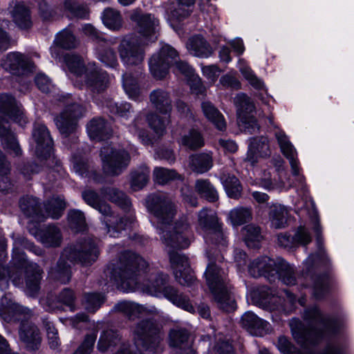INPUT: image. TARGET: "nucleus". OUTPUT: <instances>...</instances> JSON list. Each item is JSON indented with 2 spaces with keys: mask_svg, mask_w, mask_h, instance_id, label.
Wrapping results in <instances>:
<instances>
[{
  "mask_svg": "<svg viewBox=\"0 0 354 354\" xmlns=\"http://www.w3.org/2000/svg\"><path fill=\"white\" fill-rule=\"evenodd\" d=\"M59 104L64 106L66 109L65 111L86 110L91 108L80 98L73 97L70 95L62 96L59 99Z\"/></svg>",
  "mask_w": 354,
  "mask_h": 354,
  "instance_id": "8fccbe9b",
  "label": "nucleus"
},
{
  "mask_svg": "<svg viewBox=\"0 0 354 354\" xmlns=\"http://www.w3.org/2000/svg\"><path fill=\"white\" fill-rule=\"evenodd\" d=\"M0 316L8 323L20 321V340L28 351L39 349L41 342V333L37 326L28 321L32 316L30 309L14 303L9 295H5L0 299Z\"/></svg>",
  "mask_w": 354,
  "mask_h": 354,
  "instance_id": "423d86ee",
  "label": "nucleus"
},
{
  "mask_svg": "<svg viewBox=\"0 0 354 354\" xmlns=\"http://www.w3.org/2000/svg\"><path fill=\"white\" fill-rule=\"evenodd\" d=\"M218 218L216 214L208 208L202 209L198 214L197 232L201 234L204 240L211 241L212 234H218L223 238V234L219 231Z\"/></svg>",
  "mask_w": 354,
  "mask_h": 354,
  "instance_id": "a211bd4d",
  "label": "nucleus"
},
{
  "mask_svg": "<svg viewBox=\"0 0 354 354\" xmlns=\"http://www.w3.org/2000/svg\"><path fill=\"white\" fill-rule=\"evenodd\" d=\"M303 317L309 328H306L298 318L289 322L294 339L303 347L318 344L324 337L337 333L341 327L337 319L324 315L316 306L306 309Z\"/></svg>",
  "mask_w": 354,
  "mask_h": 354,
  "instance_id": "f03ea898",
  "label": "nucleus"
},
{
  "mask_svg": "<svg viewBox=\"0 0 354 354\" xmlns=\"http://www.w3.org/2000/svg\"><path fill=\"white\" fill-rule=\"evenodd\" d=\"M149 169L147 166H141L131 174V187L133 191L142 189L147 183L149 176Z\"/></svg>",
  "mask_w": 354,
  "mask_h": 354,
  "instance_id": "a19ab883",
  "label": "nucleus"
},
{
  "mask_svg": "<svg viewBox=\"0 0 354 354\" xmlns=\"http://www.w3.org/2000/svg\"><path fill=\"white\" fill-rule=\"evenodd\" d=\"M115 310L123 313L130 319L138 317L142 312L143 307L131 301H120L115 306Z\"/></svg>",
  "mask_w": 354,
  "mask_h": 354,
  "instance_id": "de8ad7c7",
  "label": "nucleus"
},
{
  "mask_svg": "<svg viewBox=\"0 0 354 354\" xmlns=\"http://www.w3.org/2000/svg\"><path fill=\"white\" fill-rule=\"evenodd\" d=\"M44 324L47 333L49 345L53 348H56L59 345L58 333L53 324L48 320L44 321Z\"/></svg>",
  "mask_w": 354,
  "mask_h": 354,
  "instance_id": "0e129e2a",
  "label": "nucleus"
},
{
  "mask_svg": "<svg viewBox=\"0 0 354 354\" xmlns=\"http://www.w3.org/2000/svg\"><path fill=\"white\" fill-rule=\"evenodd\" d=\"M181 143L183 145L192 150H196L202 147L204 145L205 142L199 131L195 129H192L187 135H185L182 138Z\"/></svg>",
  "mask_w": 354,
  "mask_h": 354,
  "instance_id": "3c124183",
  "label": "nucleus"
},
{
  "mask_svg": "<svg viewBox=\"0 0 354 354\" xmlns=\"http://www.w3.org/2000/svg\"><path fill=\"white\" fill-rule=\"evenodd\" d=\"M43 270L34 262L27 259L20 249L14 248L10 265L8 268L0 263V289L8 287V279L17 287H23L25 281V292L29 297H36L40 289V281Z\"/></svg>",
  "mask_w": 354,
  "mask_h": 354,
  "instance_id": "7ed1b4c3",
  "label": "nucleus"
},
{
  "mask_svg": "<svg viewBox=\"0 0 354 354\" xmlns=\"http://www.w3.org/2000/svg\"><path fill=\"white\" fill-rule=\"evenodd\" d=\"M175 64L176 71L185 77L191 79L194 77V71L187 62L178 61L177 51L169 45H164L160 51L154 54L150 59L149 69L153 76L157 79L164 78L169 68Z\"/></svg>",
  "mask_w": 354,
  "mask_h": 354,
  "instance_id": "1a4fd4ad",
  "label": "nucleus"
},
{
  "mask_svg": "<svg viewBox=\"0 0 354 354\" xmlns=\"http://www.w3.org/2000/svg\"><path fill=\"white\" fill-rule=\"evenodd\" d=\"M314 230L317 233V242L318 247V252L312 254L304 262V267L307 274L312 271L321 267H326L329 264V259L325 251L322 248V240L319 236L321 232V227L319 221L316 219Z\"/></svg>",
  "mask_w": 354,
  "mask_h": 354,
  "instance_id": "412c9836",
  "label": "nucleus"
},
{
  "mask_svg": "<svg viewBox=\"0 0 354 354\" xmlns=\"http://www.w3.org/2000/svg\"><path fill=\"white\" fill-rule=\"evenodd\" d=\"M283 293L286 297L281 296L272 297L270 306L271 312L277 311L286 315L293 310L296 297L288 290H284Z\"/></svg>",
  "mask_w": 354,
  "mask_h": 354,
  "instance_id": "bb28decb",
  "label": "nucleus"
},
{
  "mask_svg": "<svg viewBox=\"0 0 354 354\" xmlns=\"http://www.w3.org/2000/svg\"><path fill=\"white\" fill-rule=\"evenodd\" d=\"M241 324L251 335L256 336H263L268 333L271 329L269 322L259 318L251 311H248L242 315Z\"/></svg>",
  "mask_w": 354,
  "mask_h": 354,
  "instance_id": "5701e85b",
  "label": "nucleus"
},
{
  "mask_svg": "<svg viewBox=\"0 0 354 354\" xmlns=\"http://www.w3.org/2000/svg\"><path fill=\"white\" fill-rule=\"evenodd\" d=\"M146 203L148 210L156 219L157 232L168 253L176 280L182 286H194L196 277L189 267L187 257L176 251L188 248L191 243L192 233L187 219L182 218L173 226L171 221L176 208L165 194H150Z\"/></svg>",
  "mask_w": 354,
  "mask_h": 354,
  "instance_id": "f257e3e1",
  "label": "nucleus"
},
{
  "mask_svg": "<svg viewBox=\"0 0 354 354\" xmlns=\"http://www.w3.org/2000/svg\"><path fill=\"white\" fill-rule=\"evenodd\" d=\"M100 192L104 197L120 206L125 211L130 209L131 202L124 192L113 187L102 188Z\"/></svg>",
  "mask_w": 354,
  "mask_h": 354,
  "instance_id": "2f4dec72",
  "label": "nucleus"
},
{
  "mask_svg": "<svg viewBox=\"0 0 354 354\" xmlns=\"http://www.w3.org/2000/svg\"><path fill=\"white\" fill-rule=\"evenodd\" d=\"M64 6L65 10L73 17L85 18L88 14L86 6L77 0H65Z\"/></svg>",
  "mask_w": 354,
  "mask_h": 354,
  "instance_id": "603ef678",
  "label": "nucleus"
},
{
  "mask_svg": "<svg viewBox=\"0 0 354 354\" xmlns=\"http://www.w3.org/2000/svg\"><path fill=\"white\" fill-rule=\"evenodd\" d=\"M64 59L69 72L82 82L88 68V64L86 65L80 56L74 54H66Z\"/></svg>",
  "mask_w": 354,
  "mask_h": 354,
  "instance_id": "c756f323",
  "label": "nucleus"
},
{
  "mask_svg": "<svg viewBox=\"0 0 354 354\" xmlns=\"http://www.w3.org/2000/svg\"><path fill=\"white\" fill-rule=\"evenodd\" d=\"M100 158L104 173L110 176L120 175L128 167L131 161L128 151L110 145L101 149Z\"/></svg>",
  "mask_w": 354,
  "mask_h": 354,
  "instance_id": "4468645a",
  "label": "nucleus"
},
{
  "mask_svg": "<svg viewBox=\"0 0 354 354\" xmlns=\"http://www.w3.org/2000/svg\"><path fill=\"white\" fill-rule=\"evenodd\" d=\"M86 129L89 137L93 140H106L112 134L110 125L102 118L91 120L87 124Z\"/></svg>",
  "mask_w": 354,
  "mask_h": 354,
  "instance_id": "b1692460",
  "label": "nucleus"
},
{
  "mask_svg": "<svg viewBox=\"0 0 354 354\" xmlns=\"http://www.w3.org/2000/svg\"><path fill=\"white\" fill-rule=\"evenodd\" d=\"M10 172V163L0 150V191L8 192L12 189V183L8 178Z\"/></svg>",
  "mask_w": 354,
  "mask_h": 354,
  "instance_id": "79ce46f5",
  "label": "nucleus"
},
{
  "mask_svg": "<svg viewBox=\"0 0 354 354\" xmlns=\"http://www.w3.org/2000/svg\"><path fill=\"white\" fill-rule=\"evenodd\" d=\"M312 293L316 299H322L328 292L330 279L326 274L322 275H312Z\"/></svg>",
  "mask_w": 354,
  "mask_h": 354,
  "instance_id": "f704fd0d",
  "label": "nucleus"
},
{
  "mask_svg": "<svg viewBox=\"0 0 354 354\" xmlns=\"http://www.w3.org/2000/svg\"><path fill=\"white\" fill-rule=\"evenodd\" d=\"M82 82L93 92L100 93L108 87L109 77L107 73L100 68L95 63L89 62Z\"/></svg>",
  "mask_w": 354,
  "mask_h": 354,
  "instance_id": "aec40b11",
  "label": "nucleus"
},
{
  "mask_svg": "<svg viewBox=\"0 0 354 354\" xmlns=\"http://www.w3.org/2000/svg\"><path fill=\"white\" fill-rule=\"evenodd\" d=\"M228 219L233 226L241 225L252 219L251 208L241 206L234 207L230 211Z\"/></svg>",
  "mask_w": 354,
  "mask_h": 354,
  "instance_id": "58836bf2",
  "label": "nucleus"
},
{
  "mask_svg": "<svg viewBox=\"0 0 354 354\" xmlns=\"http://www.w3.org/2000/svg\"><path fill=\"white\" fill-rule=\"evenodd\" d=\"M296 247L298 245L306 246L311 241L310 232L304 226H299L294 234Z\"/></svg>",
  "mask_w": 354,
  "mask_h": 354,
  "instance_id": "338daca9",
  "label": "nucleus"
},
{
  "mask_svg": "<svg viewBox=\"0 0 354 354\" xmlns=\"http://www.w3.org/2000/svg\"><path fill=\"white\" fill-rule=\"evenodd\" d=\"M189 166L197 174L208 171L213 166L212 153L204 152L191 155L189 158Z\"/></svg>",
  "mask_w": 354,
  "mask_h": 354,
  "instance_id": "a878e982",
  "label": "nucleus"
},
{
  "mask_svg": "<svg viewBox=\"0 0 354 354\" xmlns=\"http://www.w3.org/2000/svg\"><path fill=\"white\" fill-rule=\"evenodd\" d=\"M147 44L138 37L124 38L118 46L122 62L126 66H138L144 60L145 46Z\"/></svg>",
  "mask_w": 354,
  "mask_h": 354,
  "instance_id": "dca6fc26",
  "label": "nucleus"
},
{
  "mask_svg": "<svg viewBox=\"0 0 354 354\" xmlns=\"http://www.w3.org/2000/svg\"><path fill=\"white\" fill-rule=\"evenodd\" d=\"M104 296L99 293H87L84 295L85 308L91 313H95L104 302Z\"/></svg>",
  "mask_w": 354,
  "mask_h": 354,
  "instance_id": "052dcab7",
  "label": "nucleus"
},
{
  "mask_svg": "<svg viewBox=\"0 0 354 354\" xmlns=\"http://www.w3.org/2000/svg\"><path fill=\"white\" fill-rule=\"evenodd\" d=\"M276 346L283 354H301V351L284 335L278 337Z\"/></svg>",
  "mask_w": 354,
  "mask_h": 354,
  "instance_id": "e2e57ef3",
  "label": "nucleus"
},
{
  "mask_svg": "<svg viewBox=\"0 0 354 354\" xmlns=\"http://www.w3.org/2000/svg\"><path fill=\"white\" fill-rule=\"evenodd\" d=\"M1 66L12 74L19 75L26 71L32 70L33 64L26 55L11 53L2 60Z\"/></svg>",
  "mask_w": 354,
  "mask_h": 354,
  "instance_id": "4be33fe9",
  "label": "nucleus"
},
{
  "mask_svg": "<svg viewBox=\"0 0 354 354\" xmlns=\"http://www.w3.org/2000/svg\"><path fill=\"white\" fill-rule=\"evenodd\" d=\"M274 136L281 153L289 160L292 174L296 177V180L298 182V188L305 193L307 191V188L305 184L304 177L302 175H300L301 168L299 167V162L297 158V152L296 149L283 131L277 129L274 132Z\"/></svg>",
  "mask_w": 354,
  "mask_h": 354,
  "instance_id": "2eb2a0df",
  "label": "nucleus"
},
{
  "mask_svg": "<svg viewBox=\"0 0 354 354\" xmlns=\"http://www.w3.org/2000/svg\"><path fill=\"white\" fill-rule=\"evenodd\" d=\"M123 87L130 98L136 100L140 93L138 80L130 74L123 75Z\"/></svg>",
  "mask_w": 354,
  "mask_h": 354,
  "instance_id": "5fc2aeb1",
  "label": "nucleus"
},
{
  "mask_svg": "<svg viewBox=\"0 0 354 354\" xmlns=\"http://www.w3.org/2000/svg\"><path fill=\"white\" fill-rule=\"evenodd\" d=\"M131 19L137 24L138 32L140 35L138 37L145 44L154 42L158 38L159 31V20L151 14H140L133 12L131 15Z\"/></svg>",
  "mask_w": 354,
  "mask_h": 354,
  "instance_id": "f3484780",
  "label": "nucleus"
},
{
  "mask_svg": "<svg viewBox=\"0 0 354 354\" xmlns=\"http://www.w3.org/2000/svg\"><path fill=\"white\" fill-rule=\"evenodd\" d=\"M72 162L73 169L76 174L82 176L91 178L98 183H104V178L101 175L97 174L95 171L89 172V166L85 156L74 154L72 157Z\"/></svg>",
  "mask_w": 354,
  "mask_h": 354,
  "instance_id": "c85d7f7f",
  "label": "nucleus"
},
{
  "mask_svg": "<svg viewBox=\"0 0 354 354\" xmlns=\"http://www.w3.org/2000/svg\"><path fill=\"white\" fill-rule=\"evenodd\" d=\"M249 145L259 154V156L265 157L270 153L269 140L266 137L252 138L250 140Z\"/></svg>",
  "mask_w": 354,
  "mask_h": 354,
  "instance_id": "6e6d98bb",
  "label": "nucleus"
},
{
  "mask_svg": "<svg viewBox=\"0 0 354 354\" xmlns=\"http://www.w3.org/2000/svg\"><path fill=\"white\" fill-rule=\"evenodd\" d=\"M147 119L149 124L154 132L158 136H162L165 133L166 124L167 123V119H163L158 112H151L148 115Z\"/></svg>",
  "mask_w": 354,
  "mask_h": 354,
  "instance_id": "4d7b16f0",
  "label": "nucleus"
},
{
  "mask_svg": "<svg viewBox=\"0 0 354 354\" xmlns=\"http://www.w3.org/2000/svg\"><path fill=\"white\" fill-rule=\"evenodd\" d=\"M102 21L105 26L113 30H118L122 26V18L120 12L110 8L104 10Z\"/></svg>",
  "mask_w": 354,
  "mask_h": 354,
  "instance_id": "37998d69",
  "label": "nucleus"
},
{
  "mask_svg": "<svg viewBox=\"0 0 354 354\" xmlns=\"http://www.w3.org/2000/svg\"><path fill=\"white\" fill-rule=\"evenodd\" d=\"M55 122L60 133L66 136L73 132L77 126V119L72 115V112H60Z\"/></svg>",
  "mask_w": 354,
  "mask_h": 354,
  "instance_id": "473e14b6",
  "label": "nucleus"
},
{
  "mask_svg": "<svg viewBox=\"0 0 354 354\" xmlns=\"http://www.w3.org/2000/svg\"><path fill=\"white\" fill-rule=\"evenodd\" d=\"M149 266L148 262L139 254L124 251L115 263L108 266L105 272L118 288L131 292L138 288L139 277L147 272Z\"/></svg>",
  "mask_w": 354,
  "mask_h": 354,
  "instance_id": "39448f33",
  "label": "nucleus"
},
{
  "mask_svg": "<svg viewBox=\"0 0 354 354\" xmlns=\"http://www.w3.org/2000/svg\"><path fill=\"white\" fill-rule=\"evenodd\" d=\"M209 261L204 274L207 284L218 307L227 312L232 311L236 308V302L232 295V286L225 264L220 263L218 265Z\"/></svg>",
  "mask_w": 354,
  "mask_h": 354,
  "instance_id": "0eeeda50",
  "label": "nucleus"
},
{
  "mask_svg": "<svg viewBox=\"0 0 354 354\" xmlns=\"http://www.w3.org/2000/svg\"><path fill=\"white\" fill-rule=\"evenodd\" d=\"M169 343L171 346L178 347L185 354H196L189 340V333L183 328H175L169 333Z\"/></svg>",
  "mask_w": 354,
  "mask_h": 354,
  "instance_id": "393cba45",
  "label": "nucleus"
},
{
  "mask_svg": "<svg viewBox=\"0 0 354 354\" xmlns=\"http://www.w3.org/2000/svg\"><path fill=\"white\" fill-rule=\"evenodd\" d=\"M19 206L26 216L32 218L36 222H41L48 217L54 219L60 218L66 205L64 199L60 196L53 197L44 204L43 211L37 198L26 196L20 200Z\"/></svg>",
  "mask_w": 354,
  "mask_h": 354,
  "instance_id": "9b49d317",
  "label": "nucleus"
},
{
  "mask_svg": "<svg viewBox=\"0 0 354 354\" xmlns=\"http://www.w3.org/2000/svg\"><path fill=\"white\" fill-rule=\"evenodd\" d=\"M12 17L20 28H28L31 26L29 10L24 3H17L15 6Z\"/></svg>",
  "mask_w": 354,
  "mask_h": 354,
  "instance_id": "c03bdc74",
  "label": "nucleus"
},
{
  "mask_svg": "<svg viewBox=\"0 0 354 354\" xmlns=\"http://www.w3.org/2000/svg\"><path fill=\"white\" fill-rule=\"evenodd\" d=\"M234 103L239 111H252L254 105L248 95L244 93H239L234 98Z\"/></svg>",
  "mask_w": 354,
  "mask_h": 354,
  "instance_id": "69168bd1",
  "label": "nucleus"
},
{
  "mask_svg": "<svg viewBox=\"0 0 354 354\" xmlns=\"http://www.w3.org/2000/svg\"><path fill=\"white\" fill-rule=\"evenodd\" d=\"M237 124L241 131L249 133H255L259 125L252 112H238Z\"/></svg>",
  "mask_w": 354,
  "mask_h": 354,
  "instance_id": "ea45409f",
  "label": "nucleus"
},
{
  "mask_svg": "<svg viewBox=\"0 0 354 354\" xmlns=\"http://www.w3.org/2000/svg\"><path fill=\"white\" fill-rule=\"evenodd\" d=\"M32 138L36 142L37 157L40 160L50 158L53 153V142L46 127L41 123H35Z\"/></svg>",
  "mask_w": 354,
  "mask_h": 354,
  "instance_id": "6ab92c4d",
  "label": "nucleus"
},
{
  "mask_svg": "<svg viewBox=\"0 0 354 354\" xmlns=\"http://www.w3.org/2000/svg\"><path fill=\"white\" fill-rule=\"evenodd\" d=\"M55 43L63 48L69 49L75 47L77 41L72 32L67 28L57 34Z\"/></svg>",
  "mask_w": 354,
  "mask_h": 354,
  "instance_id": "13d9d810",
  "label": "nucleus"
},
{
  "mask_svg": "<svg viewBox=\"0 0 354 354\" xmlns=\"http://www.w3.org/2000/svg\"><path fill=\"white\" fill-rule=\"evenodd\" d=\"M187 48L190 54L199 57H207L212 53L209 45L199 36L191 37L187 44Z\"/></svg>",
  "mask_w": 354,
  "mask_h": 354,
  "instance_id": "7c9ffc66",
  "label": "nucleus"
},
{
  "mask_svg": "<svg viewBox=\"0 0 354 354\" xmlns=\"http://www.w3.org/2000/svg\"><path fill=\"white\" fill-rule=\"evenodd\" d=\"M242 234L245 244L249 248H257L261 239L260 228L254 225L245 226L242 230Z\"/></svg>",
  "mask_w": 354,
  "mask_h": 354,
  "instance_id": "49530a36",
  "label": "nucleus"
},
{
  "mask_svg": "<svg viewBox=\"0 0 354 354\" xmlns=\"http://www.w3.org/2000/svg\"><path fill=\"white\" fill-rule=\"evenodd\" d=\"M287 209L281 205H274L269 213L271 225L276 229L283 228L287 223Z\"/></svg>",
  "mask_w": 354,
  "mask_h": 354,
  "instance_id": "a18cd8bd",
  "label": "nucleus"
},
{
  "mask_svg": "<svg viewBox=\"0 0 354 354\" xmlns=\"http://www.w3.org/2000/svg\"><path fill=\"white\" fill-rule=\"evenodd\" d=\"M195 191L203 198L210 203L218 201V194L207 179H198L195 183Z\"/></svg>",
  "mask_w": 354,
  "mask_h": 354,
  "instance_id": "72a5a7b5",
  "label": "nucleus"
},
{
  "mask_svg": "<svg viewBox=\"0 0 354 354\" xmlns=\"http://www.w3.org/2000/svg\"><path fill=\"white\" fill-rule=\"evenodd\" d=\"M21 108V104L12 95H0V111H20Z\"/></svg>",
  "mask_w": 354,
  "mask_h": 354,
  "instance_id": "680f3d73",
  "label": "nucleus"
},
{
  "mask_svg": "<svg viewBox=\"0 0 354 354\" xmlns=\"http://www.w3.org/2000/svg\"><path fill=\"white\" fill-rule=\"evenodd\" d=\"M8 119L21 127L24 126L28 122V120L24 112H0V139L1 145L10 154H13L15 156H20L22 154V150L15 134L11 132L8 127Z\"/></svg>",
  "mask_w": 354,
  "mask_h": 354,
  "instance_id": "ddd939ff",
  "label": "nucleus"
},
{
  "mask_svg": "<svg viewBox=\"0 0 354 354\" xmlns=\"http://www.w3.org/2000/svg\"><path fill=\"white\" fill-rule=\"evenodd\" d=\"M96 338V334L86 335L83 342L73 354H89L93 348Z\"/></svg>",
  "mask_w": 354,
  "mask_h": 354,
  "instance_id": "774afa93",
  "label": "nucleus"
},
{
  "mask_svg": "<svg viewBox=\"0 0 354 354\" xmlns=\"http://www.w3.org/2000/svg\"><path fill=\"white\" fill-rule=\"evenodd\" d=\"M248 272L253 277L263 276L270 282L278 279L287 286H293L297 282L294 268L281 257H258L250 263Z\"/></svg>",
  "mask_w": 354,
  "mask_h": 354,
  "instance_id": "6e6552de",
  "label": "nucleus"
},
{
  "mask_svg": "<svg viewBox=\"0 0 354 354\" xmlns=\"http://www.w3.org/2000/svg\"><path fill=\"white\" fill-rule=\"evenodd\" d=\"M150 101L159 111H171L173 109L168 93L163 90L153 91L150 95Z\"/></svg>",
  "mask_w": 354,
  "mask_h": 354,
  "instance_id": "4c0bfd02",
  "label": "nucleus"
},
{
  "mask_svg": "<svg viewBox=\"0 0 354 354\" xmlns=\"http://www.w3.org/2000/svg\"><path fill=\"white\" fill-rule=\"evenodd\" d=\"M168 276L162 273H158L152 277L149 283L145 285V290L149 294L160 297L163 296L174 305L192 312L194 310L189 298L171 286H166Z\"/></svg>",
  "mask_w": 354,
  "mask_h": 354,
  "instance_id": "f8f14e48",
  "label": "nucleus"
},
{
  "mask_svg": "<svg viewBox=\"0 0 354 354\" xmlns=\"http://www.w3.org/2000/svg\"><path fill=\"white\" fill-rule=\"evenodd\" d=\"M105 44H100L97 46L96 55L97 58L106 66L110 68H115L118 66L117 55L113 49L104 46Z\"/></svg>",
  "mask_w": 354,
  "mask_h": 354,
  "instance_id": "e433bc0d",
  "label": "nucleus"
},
{
  "mask_svg": "<svg viewBox=\"0 0 354 354\" xmlns=\"http://www.w3.org/2000/svg\"><path fill=\"white\" fill-rule=\"evenodd\" d=\"M119 342V335L112 330H107L101 334L97 343V348L100 352H105Z\"/></svg>",
  "mask_w": 354,
  "mask_h": 354,
  "instance_id": "09e8293b",
  "label": "nucleus"
},
{
  "mask_svg": "<svg viewBox=\"0 0 354 354\" xmlns=\"http://www.w3.org/2000/svg\"><path fill=\"white\" fill-rule=\"evenodd\" d=\"M68 219L70 227L74 230L82 231L86 227V219L84 213L80 210H71L68 212Z\"/></svg>",
  "mask_w": 354,
  "mask_h": 354,
  "instance_id": "bf43d9fd",
  "label": "nucleus"
},
{
  "mask_svg": "<svg viewBox=\"0 0 354 354\" xmlns=\"http://www.w3.org/2000/svg\"><path fill=\"white\" fill-rule=\"evenodd\" d=\"M37 236L39 241L46 247L59 246L62 240L60 230L53 225L42 228Z\"/></svg>",
  "mask_w": 354,
  "mask_h": 354,
  "instance_id": "cd10ccee",
  "label": "nucleus"
},
{
  "mask_svg": "<svg viewBox=\"0 0 354 354\" xmlns=\"http://www.w3.org/2000/svg\"><path fill=\"white\" fill-rule=\"evenodd\" d=\"M82 195L86 204L105 216L103 222L106 226V232L109 234L110 236H117L116 234L130 227L135 221L134 215L131 213L118 219L112 213L110 206L102 201L97 193L93 190L86 189Z\"/></svg>",
  "mask_w": 354,
  "mask_h": 354,
  "instance_id": "9d476101",
  "label": "nucleus"
},
{
  "mask_svg": "<svg viewBox=\"0 0 354 354\" xmlns=\"http://www.w3.org/2000/svg\"><path fill=\"white\" fill-rule=\"evenodd\" d=\"M98 254L99 250L95 240L87 237L83 241L64 248L57 263L50 268L48 276L55 281L66 283L71 278L72 263L90 265L97 259Z\"/></svg>",
  "mask_w": 354,
  "mask_h": 354,
  "instance_id": "20e7f679",
  "label": "nucleus"
},
{
  "mask_svg": "<svg viewBox=\"0 0 354 354\" xmlns=\"http://www.w3.org/2000/svg\"><path fill=\"white\" fill-rule=\"evenodd\" d=\"M221 180L225 192L230 198L239 199L241 196L242 186L236 176L230 174L223 175Z\"/></svg>",
  "mask_w": 354,
  "mask_h": 354,
  "instance_id": "c9c22d12",
  "label": "nucleus"
},
{
  "mask_svg": "<svg viewBox=\"0 0 354 354\" xmlns=\"http://www.w3.org/2000/svg\"><path fill=\"white\" fill-rule=\"evenodd\" d=\"M156 181L159 184H165L169 180L182 179V177L174 169H168L163 167H156L153 171Z\"/></svg>",
  "mask_w": 354,
  "mask_h": 354,
  "instance_id": "864d4df0",
  "label": "nucleus"
}]
</instances>
